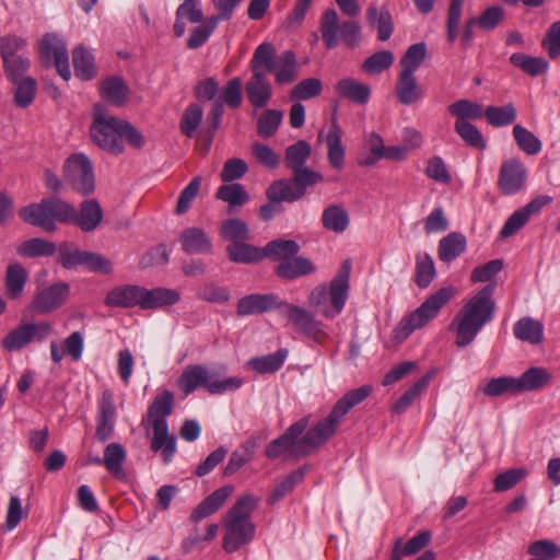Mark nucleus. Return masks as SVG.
Segmentation results:
<instances>
[{
    "label": "nucleus",
    "instance_id": "f257e3e1",
    "mask_svg": "<svg viewBox=\"0 0 560 560\" xmlns=\"http://www.w3.org/2000/svg\"><path fill=\"white\" fill-rule=\"evenodd\" d=\"M492 294L491 285L483 287L469 298L453 317L448 328L454 334V342L458 348L471 345L494 318L495 302Z\"/></svg>",
    "mask_w": 560,
    "mask_h": 560
},
{
    "label": "nucleus",
    "instance_id": "f03ea898",
    "mask_svg": "<svg viewBox=\"0 0 560 560\" xmlns=\"http://www.w3.org/2000/svg\"><path fill=\"white\" fill-rule=\"evenodd\" d=\"M351 261L346 260L329 284L315 287L308 295V306L318 315L332 319L345 308L349 295Z\"/></svg>",
    "mask_w": 560,
    "mask_h": 560
},
{
    "label": "nucleus",
    "instance_id": "7ed1b4c3",
    "mask_svg": "<svg viewBox=\"0 0 560 560\" xmlns=\"http://www.w3.org/2000/svg\"><path fill=\"white\" fill-rule=\"evenodd\" d=\"M456 294L455 287L446 285L429 295L418 308L398 323L394 329L395 340L402 341L415 330L429 324Z\"/></svg>",
    "mask_w": 560,
    "mask_h": 560
},
{
    "label": "nucleus",
    "instance_id": "20e7f679",
    "mask_svg": "<svg viewBox=\"0 0 560 560\" xmlns=\"http://www.w3.org/2000/svg\"><path fill=\"white\" fill-rule=\"evenodd\" d=\"M173 406L174 395L170 390H163L155 396L148 411L153 428L151 448L154 452H162L165 463L170 462L176 452V438L168 434L166 421Z\"/></svg>",
    "mask_w": 560,
    "mask_h": 560
},
{
    "label": "nucleus",
    "instance_id": "39448f33",
    "mask_svg": "<svg viewBox=\"0 0 560 560\" xmlns=\"http://www.w3.org/2000/svg\"><path fill=\"white\" fill-rule=\"evenodd\" d=\"M20 218L46 232H54L56 222L69 223L75 217V209L68 202L56 198H44L20 209Z\"/></svg>",
    "mask_w": 560,
    "mask_h": 560
},
{
    "label": "nucleus",
    "instance_id": "423d86ee",
    "mask_svg": "<svg viewBox=\"0 0 560 560\" xmlns=\"http://www.w3.org/2000/svg\"><path fill=\"white\" fill-rule=\"evenodd\" d=\"M121 125L122 119L108 115L103 104H95L90 135L98 148L114 155L121 154L125 151Z\"/></svg>",
    "mask_w": 560,
    "mask_h": 560
},
{
    "label": "nucleus",
    "instance_id": "0eeeda50",
    "mask_svg": "<svg viewBox=\"0 0 560 560\" xmlns=\"http://www.w3.org/2000/svg\"><path fill=\"white\" fill-rule=\"evenodd\" d=\"M308 425V418H302L290 425L287 431L275 439L266 446V456L268 458L291 459L300 456L307 455L308 452L305 444L302 443V434Z\"/></svg>",
    "mask_w": 560,
    "mask_h": 560
},
{
    "label": "nucleus",
    "instance_id": "6e6552de",
    "mask_svg": "<svg viewBox=\"0 0 560 560\" xmlns=\"http://www.w3.org/2000/svg\"><path fill=\"white\" fill-rule=\"evenodd\" d=\"M63 180L81 195L95 189V175L91 160L84 153L70 155L63 164Z\"/></svg>",
    "mask_w": 560,
    "mask_h": 560
},
{
    "label": "nucleus",
    "instance_id": "1a4fd4ad",
    "mask_svg": "<svg viewBox=\"0 0 560 560\" xmlns=\"http://www.w3.org/2000/svg\"><path fill=\"white\" fill-rule=\"evenodd\" d=\"M281 314L288 317L299 332L315 343L323 345L329 339V334L326 331L324 323L316 319L314 314L306 308L283 302L281 304Z\"/></svg>",
    "mask_w": 560,
    "mask_h": 560
},
{
    "label": "nucleus",
    "instance_id": "9d476101",
    "mask_svg": "<svg viewBox=\"0 0 560 560\" xmlns=\"http://www.w3.org/2000/svg\"><path fill=\"white\" fill-rule=\"evenodd\" d=\"M38 52L44 63H52L63 80H70L69 54L67 44L61 36L56 33L45 34L39 40Z\"/></svg>",
    "mask_w": 560,
    "mask_h": 560
},
{
    "label": "nucleus",
    "instance_id": "9b49d317",
    "mask_svg": "<svg viewBox=\"0 0 560 560\" xmlns=\"http://www.w3.org/2000/svg\"><path fill=\"white\" fill-rule=\"evenodd\" d=\"M51 332V326L46 322L23 324L11 330L2 340V347L8 351H16L33 340L42 341Z\"/></svg>",
    "mask_w": 560,
    "mask_h": 560
},
{
    "label": "nucleus",
    "instance_id": "f8f14e48",
    "mask_svg": "<svg viewBox=\"0 0 560 560\" xmlns=\"http://www.w3.org/2000/svg\"><path fill=\"white\" fill-rule=\"evenodd\" d=\"M60 262L67 269L84 266L95 272L110 273L113 270L112 262L102 255L68 247L60 248Z\"/></svg>",
    "mask_w": 560,
    "mask_h": 560
},
{
    "label": "nucleus",
    "instance_id": "ddd939ff",
    "mask_svg": "<svg viewBox=\"0 0 560 560\" xmlns=\"http://www.w3.org/2000/svg\"><path fill=\"white\" fill-rule=\"evenodd\" d=\"M527 171L518 159L505 160L499 173L498 186L504 195H514L525 187Z\"/></svg>",
    "mask_w": 560,
    "mask_h": 560
},
{
    "label": "nucleus",
    "instance_id": "4468645a",
    "mask_svg": "<svg viewBox=\"0 0 560 560\" xmlns=\"http://www.w3.org/2000/svg\"><path fill=\"white\" fill-rule=\"evenodd\" d=\"M226 533L223 538V548L234 552L254 538L255 526L250 520L226 517L224 521Z\"/></svg>",
    "mask_w": 560,
    "mask_h": 560
},
{
    "label": "nucleus",
    "instance_id": "2eb2a0df",
    "mask_svg": "<svg viewBox=\"0 0 560 560\" xmlns=\"http://www.w3.org/2000/svg\"><path fill=\"white\" fill-rule=\"evenodd\" d=\"M551 201V198L548 196H540L530 202H528L525 207L515 211L504 223L501 229L500 235L503 238L510 237L515 234L518 230H521L529 218L533 214L538 213L546 205Z\"/></svg>",
    "mask_w": 560,
    "mask_h": 560
},
{
    "label": "nucleus",
    "instance_id": "dca6fc26",
    "mask_svg": "<svg viewBox=\"0 0 560 560\" xmlns=\"http://www.w3.org/2000/svg\"><path fill=\"white\" fill-rule=\"evenodd\" d=\"M340 421L341 418L335 417L334 410L331 409L327 418L320 420L316 425L306 431L305 434L302 435V443L305 444L307 452L310 453L311 450L325 443L336 432Z\"/></svg>",
    "mask_w": 560,
    "mask_h": 560
},
{
    "label": "nucleus",
    "instance_id": "f3484780",
    "mask_svg": "<svg viewBox=\"0 0 560 560\" xmlns=\"http://www.w3.org/2000/svg\"><path fill=\"white\" fill-rule=\"evenodd\" d=\"M69 294V287L66 283H56L40 291L33 300L34 311L40 314L48 313L60 306Z\"/></svg>",
    "mask_w": 560,
    "mask_h": 560
},
{
    "label": "nucleus",
    "instance_id": "a211bd4d",
    "mask_svg": "<svg viewBox=\"0 0 560 560\" xmlns=\"http://www.w3.org/2000/svg\"><path fill=\"white\" fill-rule=\"evenodd\" d=\"M142 287L125 284L113 288L105 298V304L109 307H140L141 308Z\"/></svg>",
    "mask_w": 560,
    "mask_h": 560
},
{
    "label": "nucleus",
    "instance_id": "6ab92c4d",
    "mask_svg": "<svg viewBox=\"0 0 560 560\" xmlns=\"http://www.w3.org/2000/svg\"><path fill=\"white\" fill-rule=\"evenodd\" d=\"M282 303L275 294H249L238 301L237 314L240 316L261 314L275 307L281 308Z\"/></svg>",
    "mask_w": 560,
    "mask_h": 560
},
{
    "label": "nucleus",
    "instance_id": "aec40b11",
    "mask_svg": "<svg viewBox=\"0 0 560 560\" xmlns=\"http://www.w3.org/2000/svg\"><path fill=\"white\" fill-rule=\"evenodd\" d=\"M180 300V293L177 290L158 287L147 289L142 287L141 310L163 308L175 305Z\"/></svg>",
    "mask_w": 560,
    "mask_h": 560
},
{
    "label": "nucleus",
    "instance_id": "412c9836",
    "mask_svg": "<svg viewBox=\"0 0 560 560\" xmlns=\"http://www.w3.org/2000/svg\"><path fill=\"white\" fill-rule=\"evenodd\" d=\"M245 91L249 103L256 108L265 107L271 96L272 86L266 74L253 73L246 82Z\"/></svg>",
    "mask_w": 560,
    "mask_h": 560
},
{
    "label": "nucleus",
    "instance_id": "4be33fe9",
    "mask_svg": "<svg viewBox=\"0 0 560 560\" xmlns=\"http://www.w3.org/2000/svg\"><path fill=\"white\" fill-rule=\"evenodd\" d=\"M179 241L183 250L189 255H209L212 253V243L206 232L199 228L183 230Z\"/></svg>",
    "mask_w": 560,
    "mask_h": 560
},
{
    "label": "nucleus",
    "instance_id": "5701e85b",
    "mask_svg": "<svg viewBox=\"0 0 560 560\" xmlns=\"http://www.w3.org/2000/svg\"><path fill=\"white\" fill-rule=\"evenodd\" d=\"M209 371L201 364L188 365L177 381L178 388L185 394L194 393L200 386H208Z\"/></svg>",
    "mask_w": 560,
    "mask_h": 560
},
{
    "label": "nucleus",
    "instance_id": "b1692460",
    "mask_svg": "<svg viewBox=\"0 0 560 560\" xmlns=\"http://www.w3.org/2000/svg\"><path fill=\"white\" fill-rule=\"evenodd\" d=\"M103 211L95 199H89L82 202L80 213L75 211V217L69 223H75L85 232L93 231L101 223Z\"/></svg>",
    "mask_w": 560,
    "mask_h": 560
},
{
    "label": "nucleus",
    "instance_id": "393cba45",
    "mask_svg": "<svg viewBox=\"0 0 560 560\" xmlns=\"http://www.w3.org/2000/svg\"><path fill=\"white\" fill-rule=\"evenodd\" d=\"M327 158L331 167L340 170L345 162V148L341 142V129L334 120L325 137Z\"/></svg>",
    "mask_w": 560,
    "mask_h": 560
},
{
    "label": "nucleus",
    "instance_id": "a878e982",
    "mask_svg": "<svg viewBox=\"0 0 560 560\" xmlns=\"http://www.w3.org/2000/svg\"><path fill=\"white\" fill-rule=\"evenodd\" d=\"M314 271L315 266L310 259L296 255L284 259L277 267V275L288 280L296 279Z\"/></svg>",
    "mask_w": 560,
    "mask_h": 560
},
{
    "label": "nucleus",
    "instance_id": "bb28decb",
    "mask_svg": "<svg viewBox=\"0 0 560 560\" xmlns=\"http://www.w3.org/2000/svg\"><path fill=\"white\" fill-rule=\"evenodd\" d=\"M336 91L341 97L361 105L366 104L371 95V90L366 84L352 78L339 80L336 84Z\"/></svg>",
    "mask_w": 560,
    "mask_h": 560
},
{
    "label": "nucleus",
    "instance_id": "cd10ccee",
    "mask_svg": "<svg viewBox=\"0 0 560 560\" xmlns=\"http://www.w3.org/2000/svg\"><path fill=\"white\" fill-rule=\"evenodd\" d=\"M288 354L287 349H279L267 355L252 358L247 361L246 366L259 374L275 373L284 364Z\"/></svg>",
    "mask_w": 560,
    "mask_h": 560
},
{
    "label": "nucleus",
    "instance_id": "c85d7f7f",
    "mask_svg": "<svg viewBox=\"0 0 560 560\" xmlns=\"http://www.w3.org/2000/svg\"><path fill=\"white\" fill-rule=\"evenodd\" d=\"M303 196V188H300L294 180H276L267 189V197L269 201L273 202H293L301 199Z\"/></svg>",
    "mask_w": 560,
    "mask_h": 560
},
{
    "label": "nucleus",
    "instance_id": "c756f323",
    "mask_svg": "<svg viewBox=\"0 0 560 560\" xmlns=\"http://www.w3.org/2000/svg\"><path fill=\"white\" fill-rule=\"evenodd\" d=\"M270 72L279 84H289L296 78V58L293 51L285 50L277 57Z\"/></svg>",
    "mask_w": 560,
    "mask_h": 560
},
{
    "label": "nucleus",
    "instance_id": "7c9ffc66",
    "mask_svg": "<svg viewBox=\"0 0 560 560\" xmlns=\"http://www.w3.org/2000/svg\"><path fill=\"white\" fill-rule=\"evenodd\" d=\"M366 20L371 26L377 30L380 40L389 39L394 32V22L386 8L378 10L375 5H370L366 10Z\"/></svg>",
    "mask_w": 560,
    "mask_h": 560
},
{
    "label": "nucleus",
    "instance_id": "2f4dec72",
    "mask_svg": "<svg viewBox=\"0 0 560 560\" xmlns=\"http://www.w3.org/2000/svg\"><path fill=\"white\" fill-rule=\"evenodd\" d=\"M518 394L537 390L549 383L551 374L544 368H530L515 377Z\"/></svg>",
    "mask_w": 560,
    "mask_h": 560
},
{
    "label": "nucleus",
    "instance_id": "473e14b6",
    "mask_svg": "<svg viewBox=\"0 0 560 560\" xmlns=\"http://www.w3.org/2000/svg\"><path fill=\"white\" fill-rule=\"evenodd\" d=\"M115 425V406L110 395H104L100 402V417L97 422L96 435L105 442L113 433Z\"/></svg>",
    "mask_w": 560,
    "mask_h": 560
},
{
    "label": "nucleus",
    "instance_id": "72a5a7b5",
    "mask_svg": "<svg viewBox=\"0 0 560 560\" xmlns=\"http://www.w3.org/2000/svg\"><path fill=\"white\" fill-rule=\"evenodd\" d=\"M72 61L74 74L81 80L89 81L96 75L94 56L83 45L73 49Z\"/></svg>",
    "mask_w": 560,
    "mask_h": 560
},
{
    "label": "nucleus",
    "instance_id": "f704fd0d",
    "mask_svg": "<svg viewBox=\"0 0 560 560\" xmlns=\"http://www.w3.org/2000/svg\"><path fill=\"white\" fill-rule=\"evenodd\" d=\"M513 331L517 339L532 345L540 343L544 339V325L532 317L517 320L514 324Z\"/></svg>",
    "mask_w": 560,
    "mask_h": 560
},
{
    "label": "nucleus",
    "instance_id": "c9c22d12",
    "mask_svg": "<svg viewBox=\"0 0 560 560\" xmlns=\"http://www.w3.org/2000/svg\"><path fill=\"white\" fill-rule=\"evenodd\" d=\"M466 238L460 233H450L439 243V257L442 261L451 262L466 249Z\"/></svg>",
    "mask_w": 560,
    "mask_h": 560
},
{
    "label": "nucleus",
    "instance_id": "e433bc0d",
    "mask_svg": "<svg viewBox=\"0 0 560 560\" xmlns=\"http://www.w3.org/2000/svg\"><path fill=\"white\" fill-rule=\"evenodd\" d=\"M348 211L339 205H330L322 214V223L325 229L335 233H342L349 226Z\"/></svg>",
    "mask_w": 560,
    "mask_h": 560
},
{
    "label": "nucleus",
    "instance_id": "4c0bfd02",
    "mask_svg": "<svg viewBox=\"0 0 560 560\" xmlns=\"http://www.w3.org/2000/svg\"><path fill=\"white\" fill-rule=\"evenodd\" d=\"M338 13L334 9H327L320 18V33L325 46L332 49L338 45V35L340 33Z\"/></svg>",
    "mask_w": 560,
    "mask_h": 560
},
{
    "label": "nucleus",
    "instance_id": "58836bf2",
    "mask_svg": "<svg viewBox=\"0 0 560 560\" xmlns=\"http://www.w3.org/2000/svg\"><path fill=\"white\" fill-rule=\"evenodd\" d=\"M229 258L237 264H252L264 258L262 249L244 243V241L232 243L226 247Z\"/></svg>",
    "mask_w": 560,
    "mask_h": 560
},
{
    "label": "nucleus",
    "instance_id": "ea45409f",
    "mask_svg": "<svg viewBox=\"0 0 560 560\" xmlns=\"http://www.w3.org/2000/svg\"><path fill=\"white\" fill-rule=\"evenodd\" d=\"M371 392L372 387L369 385L348 392L332 407L334 416L342 419L353 407L365 400Z\"/></svg>",
    "mask_w": 560,
    "mask_h": 560
},
{
    "label": "nucleus",
    "instance_id": "a19ab883",
    "mask_svg": "<svg viewBox=\"0 0 560 560\" xmlns=\"http://www.w3.org/2000/svg\"><path fill=\"white\" fill-rule=\"evenodd\" d=\"M396 93L399 102L405 105H410L422 97L418 82L411 73L400 72Z\"/></svg>",
    "mask_w": 560,
    "mask_h": 560
},
{
    "label": "nucleus",
    "instance_id": "79ce46f5",
    "mask_svg": "<svg viewBox=\"0 0 560 560\" xmlns=\"http://www.w3.org/2000/svg\"><path fill=\"white\" fill-rule=\"evenodd\" d=\"M101 94L110 104L121 106L127 98L128 88L122 79L110 77L102 82Z\"/></svg>",
    "mask_w": 560,
    "mask_h": 560
},
{
    "label": "nucleus",
    "instance_id": "37998d69",
    "mask_svg": "<svg viewBox=\"0 0 560 560\" xmlns=\"http://www.w3.org/2000/svg\"><path fill=\"white\" fill-rule=\"evenodd\" d=\"M27 271L20 264L9 265L5 273V290L10 299H18L25 287Z\"/></svg>",
    "mask_w": 560,
    "mask_h": 560
},
{
    "label": "nucleus",
    "instance_id": "c03bdc74",
    "mask_svg": "<svg viewBox=\"0 0 560 560\" xmlns=\"http://www.w3.org/2000/svg\"><path fill=\"white\" fill-rule=\"evenodd\" d=\"M276 59L273 46L267 42L261 43L256 47L250 60L252 72L266 74L272 68Z\"/></svg>",
    "mask_w": 560,
    "mask_h": 560
},
{
    "label": "nucleus",
    "instance_id": "a18cd8bd",
    "mask_svg": "<svg viewBox=\"0 0 560 560\" xmlns=\"http://www.w3.org/2000/svg\"><path fill=\"white\" fill-rule=\"evenodd\" d=\"M299 250V244L292 240H275L269 242L262 249L264 257L280 260V262L295 256Z\"/></svg>",
    "mask_w": 560,
    "mask_h": 560
},
{
    "label": "nucleus",
    "instance_id": "49530a36",
    "mask_svg": "<svg viewBox=\"0 0 560 560\" xmlns=\"http://www.w3.org/2000/svg\"><path fill=\"white\" fill-rule=\"evenodd\" d=\"M510 62L523 72L536 77L547 71L548 62L541 57H532L523 52H515L510 57Z\"/></svg>",
    "mask_w": 560,
    "mask_h": 560
},
{
    "label": "nucleus",
    "instance_id": "de8ad7c7",
    "mask_svg": "<svg viewBox=\"0 0 560 560\" xmlns=\"http://www.w3.org/2000/svg\"><path fill=\"white\" fill-rule=\"evenodd\" d=\"M517 113L512 104L504 106H488L485 110V117L489 125L495 128L505 127L514 122Z\"/></svg>",
    "mask_w": 560,
    "mask_h": 560
},
{
    "label": "nucleus",
    "instance_id": "09e8293b",
    "mask_svg": "<svg viewBox=\"0 0 560 560\" xmlns=\"http://www.w3.org/2000/svg\"><path fill=\"white\" fill-rule=\"evenodd\" d=\"M228 499V492H212L201 503H199L190 515L195 523L200 522L207 516L217 512Z\"/></svg>",
    "mask_w": 560,
    "mask_h": 560
},
{
    "label": "nucleus",
    "instance_id": "8fccbe9b",
    "mask_svg": "<svg viewBox=\"0 0 560 560\" xmlns=\"http://www.w3.org/2000/svg\"><path fill=\"white\" fill-rule=\"evenodd\" d=\"M482 105L469 100H458L448 106V112L455 116L456 121L480 119L485 116Z\"/></svg>",
    "mask_w": 560,
    "mask_h": 560
},
{
    "label": "nucleus",
    "instance_id": "3c124183",
    "mask_svg": "<svg viewBox=\"0 0 560 560\" xmlns=\"http://www.w3.org/2000/svg\"><path fill=\"white\" fill-rule=\"evenodd\" d=\"M16 252L22 257L51 256L56 252V246L44 238L34 237L20 244Z\"/></svg>",
    "mask_w": 560,
    "mask_h": 560
},
{
    "label": "nucleus",
    "instance_id": "603ef678",
    "mask_svg": "<svg viewBox=\"0 0 560 560\" xmlns=\"http://www.w3.org/2000/svg\"><path fill=\"white\" fill-rule=\"evenodd\" d=\"M125 457L126 452L122 445L118 443H110L106 446L104 452V464L106 468L119 479L125 477L122 469Z\"/></svg>",
    "mask_w": 560,
    "mask_h": 560
},
{
    "label": "nucleus",
    "instance_id": "864d4df0",
    "mask_svg": "<svg viewBox=\"0 0 560 560\" xmlns=\"http://www.w3.org/2000/svg\"><path fill=\"white\" fill-rule=\"evenodd\" d=\"M312 153L311 145L305 140H299L285 150V165L291 171L305 166Z\"/></svg>",
    "mask_w": 560,
    "mask_h": 560
},
{
    "label": "nucleus",
    "instance_id": "5fc2aeb1",
    "mask_svg": "<svg viewBox=\"0 0 560 560\" xmlns=\"http://www.w3.org/2000/svg\"><path fill=\"white\" fill-rule=\"evenodd\" d=\"M430 380L431 376L428 374L412 384L396 401L393 407V411L396 413L405 412L412 405V402L427 389Z\"/></svg>",
    "mask_w": 560,
    "mask_h": 560
},
{
    "label": "nucleus",
    "instance_id": "6e6d98bb",
    "mask_svg": "<svg viewBox=\"0 0 560 560\" xmlns=\"http://www.w3.org/2000/svg\"><path fill=\"white\" fill-rule=\"evenodd\" d=\"M455 131L460 139L469 147L483 150L487 147V141L481 131L472 124L466 120L455 121Z\"/></svg>",
    "mask_w": 560,
    "mask_h": 560
},
{
    "label": "nucleus",
    "instance_id": "4d7b16f0",
    "mask_svg": "<svg viewBox=\"0 0 560 560\" xmlns=\"http://www.w3.org/2000/svg\"><path fill=\"white\" fill-rule=\"evenodd\" d=\"M513 137L518 148L526 154L535 155L541 151V141L522 125L513 127Z\"/></svg>",
    "mask_w": 560,
    "mask_h": 560
},
{
    "label": "nucleus",
    "instance_id": "13d9d810",
    "mask_svg": "<svg viewBox=\"0 0 560 560\" xmlns=\"http://www.w3.org/2000/svg\"><path fill=\"white\" fill-rule=\"evenodd\" d=\"M481 390L488 397H499L504 394H518L516 380L513 376L492 378L482 387Z\"/></svg>",
    "mask_w": 560,
    "mask_h": 560
},
{
    "label": "nucleus",
    "instance_id": "bf43d9fd",
    "mask_svg": "<svg viewBox=\"0 0 560 560\" xmlns=\"http://www.w3.org/2000/svg\"><path fill=\"white\" fill-rule=\"evenodd\" d=\"M435 277V266L429 254H419L416 259L415 281L418 287L427 288Z\"/></svg>",
    "mask_w": 560,
    "mask_h": 560
},
{
    "label": "nucleus",
    "instance_id": "052dcab7",
    "mask_svg": "<svg viewBox=\"0 0 560 560\" xmlns=\"http://www.w3.org/2000/svg\"><path fill=\"white\" fill-rule=\"evenodd\" d=\"M427 55V46L424 43L411 45L400 60L401 72L413 74L424 60Z\"/></svg>",
    "mask_w": 560,
    "mask_h": 560
},
{
    "label": "nucleus",
    "instance_id": "680f3d73",
    "mask_svg": "<svg viewBox=\"0 0 560 560\" xmlns=\"http://www.w3.org/2000/svg\"><path fill=\"white\" fill-rule=\"evenodd\" d=\"M217 197L232 207L242 206L249 199L248 194L241 184H228L219 187Z\"/></svg>",
    "mask_w": 560,
    "mask_h": 560
},
{
    "label": "nucleus",
    "instance_id": "e2e57ef3",
    "mask_svg": "<svg viewBox=\"0 0 560 560\" xmlns=\"http://www.w3.org/2000/svg\"><path fill=\"white\" fill-rule=\"evenodd\" d=\"M203 116V110L198 104H190L185 109L180 119L182 132L191 138L195 136Z\"/></svg>",
    "mask_w": 560,
    "mask_h": 560
},
{
    "label": "nucleus",
    "instance_id": "0e129e2a",
    "mask_svg": "<svg viewBox=\"0 0 560 560\" xmlns=\"http://www.w3.org/2000/svg\"><path fill=\"white\" fill-rule=\"evenodd\" d=\"M283 114L278 109L265 110L257 120V132L264 138L271 137L279 128Z\"/></svg>",
    "mask_w": 560,
    "mask_h": 560
},
{
    "label": "nucleus",
    "instance_id": "69168bd1",
    "mask_svg": "<svg viewBox=\"0 0 560 560\" xmlns=\"http://www.w3.org/2000/svg\"><path fill=\"white\" fill-rule=\"evenodd\" d=\"M424 173L430 179L443 185H448L452 182L451 173L444 160L439 155L427 161Z\"/></svg>",
    "mask_w": 560,
    "mask_h": 560
},
{
    "label": "nucleus",
    "instance_id": "338daca9",
    "mask_svg": "<svg viewBox=\"0 0 560 560\" xmlns=\"http://www.w3.org/2000/svg\"><path fill=\"white\" fill-rule=\"evenodd\" d=\"M30 65V59L23 55L3 59L5 75L13 83H18L20 80H23V74L28 70Z\"/></svg>",
    "mask_w": 560,
    "mask_h": 560
},
{
    "label": "nucleus",
    "instance_id": "774afa93",
    "mask_svg": "<svg viewBox=\"0 0 560 560\" xmlns=\"http://www.w3.org/2000/svg\"><path fill=\"white\" fill-rule=\"evenodd\" d=\"M394 62V55L389 50L373 54L362 65V69L369 74H377L389 68Z\"/></svg>",
    "mask_w": 560,
    "mask_h": 560
}]
</instances>
